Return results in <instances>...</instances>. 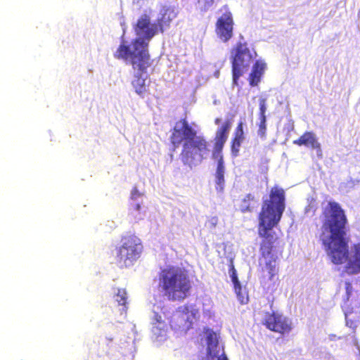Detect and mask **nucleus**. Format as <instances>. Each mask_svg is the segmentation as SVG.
Wrapping results in <instances>:
<instances>
[{
	"label": "nucleus",
	"mask_w": 360,
	"mask_h": 360,
	"mask_svg": "<svg viewBox=\"0 0 360 360\" xmlns=\"http://www.w3.org/2000/svg\"><path fill=\"white\" fill-rule=\"evenodd\" d=\"M285 195L282 188L274 186L271 188L269 198L264 200L258 215L257 232L262 238L259 245V266L262 273V283L269 288L268 282L273 286L278 280V260L282 255L280 250L279 237L273 230L280 222L285 209Z\"/></svg>",
	"instance_id": "f257e3e1"
},
{
	"label": "nucleus",
	"mask_w": 360,
	"mask_h": 360,
	"mask_svg": "<svg viewBox=\"0 0 360 360\" xmlns=\"http://www.w3.org/2000/svg\"><path fill=\"white\" fill-rule=\"evenodd\" d=\"M323 217L319 239L331 262L346 264L345 272L349 275L360 273V243L352 246L349 259L348 220L345 210L335 201H329L321 212Z\"/></svg>",
	"instance_id": "f03ea898"
},
{
	"label": "nucleus",
	"mask_w": 360,
	"mask_h": 360,
	"mask_svg": "<svg viewBox=\"0 0 360 360\" xmlns=\"http://www.w3.org/2000/svg\"><path fill=\"white\" fill-rule=\"evenodd\" d=\"M169 141L175 148L182 146L180 159L184 165L190 167L201 163L210 151L206 138L198 135L186 117L175 122L171 129Z\"/></svg>",
	"instance_id": "7ed1b4c3"
},
{
	"label": "nucleus",
	"mask_w": 360,
	"mask_h": 360,
	"mask_svg": "<svg viewBox=\"0 0 360 360\" xmlns=\"http://www.w3.org/2000/svg\"><path fill=\"white\" fill-rule=\"evenodd\" d=\"M158 290L171 302L184 301L190 295L193 288L189 271L179 266L169 265L162 268L158 275Z\"/></svg>",
	"instance_id": "20e7f679"
},
{
	"label": "nucleus",
	"mask_w": 360,
	"mask_h": 360,
	"mask_svg": "<svg viewBox=\"0 0 360 360\" xmlns=\"http://www.w3.org/2000/svg\"><path fill=\"white\" fill-rule=\"evenodd\" d=\"M143 249L141 240L135 234L122 236L120 245L115 248V264L121 269L132 266L141 257Z\"/></svg>",
	"instance_id": "39448f33"
},
{
	"label": "nucleus",
	"mask_w": 360,
	"mask_h": 360,
	"mask_svg": "<svg viewBox=\"0 0 360 360\" xmlns=\"http://www.w3.org/2000/svg\"><path fill=\"white\" fill-rule=\"evenodd\" d=\"M114 57L116 59L125 61L130 59L135 74L139 75L147 74V70L152 67L153 63L148 48H139L138 51L134 49V51H131L130 46L126 44L125 42L120 44L114 53Z\"/></svg>",
	"instance_id": "423d86ee"
},
{
	"label": "nucleus",
	"mask_w": 360,
	"mask_h": 360,
	"mask_svg": "<svg viewBox=\"0 0 360 360\" xmlns=\"http://www.w3.org/2000/svg\"><path fill=\"white\" fill-rule=\"evenodd\" d=\"M257 56L256 52L251 51L246 42H238L231 51V62L232 68L233 84L238 85L239 78L250 68Z\"/></svg>",
	"instance_id": "0eeeda50"
},
{
	"label": "nucleus",
	"mask_w": 360,
	"mask_h": 360,
	"mask_svg": "<svg viewBox=\"0 0 360 360\" xmlns=\"http://www.w3.org/2000/svg\"><path fill=\"white\" fill-rule=\"evenodd\" d=\"M134 30L138 37L132 41L136 51L139 48H148L149 41L158 34L155 23L151 22L148 14H142L134 25Z\"/></svg>",
	"instance_id": "6e6552de"
},
{
	"label": "nucleus",
	"mask_w": 360,
	"mask_h": 360,
	"mask_svg": "<svg viewBox=\"0 0 360 360\" xmlns=\"http://www.w3.org/2000/svg\"><path fill=\"white\" fill-rule=\"evenodd\" d=\"M262 324L269 330L282 335L289 334L292 329V321L288 317L274 311L265 313Z\"/></svg>",
	"instance_id": "1a4fd4ad"
},
{
	"label": "nucleus",
	"mask_w": 360,
	"mask_h": 360,
	"mask_svg": "<svg viewBox=\"0 0 360 360\" xmlns=\"http://www.w3.org/2000/svg\"><path fill=\"white\" fill-rule=\"evenodd\" d=\"M233 19L230 11L224 13L216 22L215 32L224 42L229 41L233 37Z\"/></svg>",
	"instance_id": "9d476101"
},
{
	"label": "nucleus",
	"mask_w": 360,
	"mask_h": 360,
	"mask_svg": "<svg viewBox=\"0 0 360 360\" xmlns=\"http://www.w3.org/2000/svg\"><path fill=\"white\" fill-rule=\"evenodd\" d=\"M178 15V11L174 6H164L160 11L158 18L154 22L158 34H163L169 29L171 23Z\"/></svg>",
	"instance_id": "9b49d317"
},
{
	"label": "nucleus",
	"mask_w": 360,
	"mask_h": 360,
	"mask_svg": "<svg viewBox=\"0 0 360 360\" xmlns=\"http://www.w3.org/2000/svg\"><path fill=\"white\" fill-rule=\"evenodd\" d=\"M233 119H227L217 129L214 137V150L212 154H222V150L227 141L229 131L232 127Z\"/></svg>",
	"instance_id": "f8f14e48"
},
{
	"label": "nucleus",
	"mask_w": 360,
	"mask_h": 360,
	"mask_svg": "<svg viewBox=\"0 0 360 360\" xmlns=\"http://www.w3.org/2000/svg\"><path fill=\"white\" fill-rule=\"evenodd\" d=\"M184 316V314L178 307L172 314L169 320V325L172 329L184 332L191 329V324L185 321Z\"/></svg>",
	"instance_id": "ddd939ff"
},
{
	"label": "nucleus",
	"mask_w": 360,
	"mask_h": 360,
	"mask_svg": "<svg viewBox=\"0 0 360 360\" xmlns=\"http://www.w3.org/2000/svg\"><path fill=\"white\" fill-rule=\"evenodd\" d=\"M212 158L217 160V166L215 172L216 189L221 192L224 186V172L225 167L222 154H212Z\"/></svg>",
	"instance_id": "4468645a"
},
{
	"label": "nucleus",
	"mask_w": 360,
	"mask_h": 360,
	"mask_svg": "<svg viewBox=\"0 0 360 360\" xmlns=\"http://www.w3.org/2000/svg\"><path fill=\"white\" fill-rule=\"evenodd\" d=\"M244 139L243 124L240 122L235 129L233 138L231 142V150L233 156L236 157L238 155L241 143Z\"/></svg>",
	"instance_id": "2eb2a0df"
},
{
	"label": "nucleus",
	"mask_w": 360,
	"mask_h": 360,
	"mask_svg": "<svg viewBox=\"0 0 360 360\" xmlns=\"http://www.w3.org/2000/svg\"><path fill=\"white\" fill-rule=\"evenodd\" d=\"M179 309L184 314V319L191 324L192 328L194 323L200 319L199 309L195 305L188 304L179 307Z\"/></svg>",
	"instance_id": "dca6fc26"
},
{
	"label": "nucleus",
	"mask_w": 360,
	"mask_h": 360,
	"mask_svg": "<svg viewBox=\"0 0 360 360\" xmlns=\"http://www.w3.org/2000/svg\"><path fill=\"white\" fill-rule=\"evenodd\" d=\"M265 68L266 64L259 60H257L254 63L252 71L249 75V83L250 86H255L260 82Z\"/></svg>",
	"instance_id": "f3484780"
},
{
	"label": "nucleus",
	"mask_w": 360,
	"mask_h": 360,
	"mask_svg": "<svg viewBox=\"0 0 360 360\" xmlns=\"http://www.w3.org/2000/svg\"><path fill=\"white\" fill-rule=\"evenodd\" d=\"M293 143L297 146H310L313 148H320V143L311 131L304 132L299 139L294 140Z\"/></svg>",
	"instance_id": "a211bd4d"
},
{
	"label": "nucleus",
	"mask_w": 360,
	"mask_h": 360,
	"mask_svg": "<svg viewBox=\"0 0 360 360\" xmlns=\"http://www.w3.org/2000/svg\"><path fill=\"white\" fill-rule=\"evenodd\" d=\"M258 205V200L251 193L247 194L241 200L240 210L245 213L252 212Z\"/></svg>",
	"instance_id": "6ab92c4d"
},
{
	"label": "nucleus",
	"mask_w": 360,
	"mask_h": 360,
	"mask_svg": "<svg viewBox=\"0 0 360 360\" xmlns=\"http://www.w3.org/2000/svg\"><path fill=\"white\" fill-rule=\"evenodd\" d=\"M207 354L214 358L219 355V342L216 334L212 333L207 336Z\"/></svg>",
	"instance_id": "aec40b11"
},
{
	"label": "nucleus",
	"mask_w": 360,
	"mask_h": 360,
	"mask_svg": "<svg viewBox=\"0 0 360 360\" xmlns=\"http://www.w3.org/2000/svg\"><path fill=\"white\" fill-rule=\"evenodd\" d=\"M143 75L134 74V79L132 81V86L136 93L141 97H143L144 94L148 91L146 78H143Z\"/></svg>",
	"instance_id": "412c9836"
},
{
	"label": "nucleus",
	"mask_w": 360,
	"mask_h": 360,
	"mask_svg": "<svg viewBox=\"0 0 360 360\" xmlns=\"http://www.w3.org/2000/svg\"><path fill=\"white\" fill-rule=\"evenodd\" d=\"M153 324V331L158 335H162V332L166 330L167 324L160 314L155 313Z\"/></svg>",
	"instance_id": "4be33fe9"
},
{
	"label": "nucleus",
	"mask_w": 360,
	"mask_h": 360,
	"mask_svg": "<svg viewBox=\"0 0 360 360\" xmlns=\"http://www.w3.org/2000/svg\"><path fill=\"white\" fill-rule=\"evenodd\" d=\"M234 291L241 304H245L248 301V296L245 291H243L239 280L233 282Z\"/></svg>",
	"instance_id": "5701e85b"
},
{
	"label": "nucleus",
	"mask_w": 360,
	"mask_h": 360,
	"mask_svg": "<svg viewBox=\"0 0 360 360\" xmlns=\"http://www.w3.org/2000/svg\"><path fill=\"white\" fill-rule=\"evenodd\" d=\"M234 291L241 304H245L248 301V296L245 291H243L239 280L233 282Z\"/></svg>",
	"instance_id": "b1692460"
},
{
	"label": "nucleus",
	"mask_w": 360,
	"mask_h": 360,
	"mask_svg": "<svg viewBox=\"0 0 360 360\" xmlns=\"http://www.w3.org/2000/svg\"><path fill=\"white\" fill-rule=\"evenodd\" d=\"M127 294L125 289H118L117 292L116 294V301L119 303L120 305H126L127 300Z\"/></svg>",
	"instance_id": "393cba45"
},
{
	"label": "nucleus",
	"mask_w": 360,
	"mask_h": 360,
	"mask_svg": "<svg viewBox=\"0 0 360 360\" xmlns=\"http://www.w3.org/2000/svg\"><path fill=\"white\" fill-rule=\"evenodd\" d=\"M199 10L205 12L213 5L214 0H198Z\"/></svg>",
	"instance_id": "a878e982"
},
{
	"label": "nucleus",
	"mask_w": 360,
	"mask_h": 360,
	"mask_svg": "<svg viewBox=\"0 0 360 360\" xmlns=\"http://www.w3.org/2000/svg\"><path fill=\"white\" fill-rule=\"evenodd\" d=\"M259 124L258 129V134L262 138L266 137V118H259Z\"/></svg>",
	"instance_id": "bb28decb"
},
{
	"label": "nucleus",
	"mask_w": 360,
	"mask_h": 360,
	"mask_svg": "<svg viewBox=\"0 0 360 360\" xmlns=\"http://www.w3.org/2000/svg\"><path fill=\"white\" fill-rule=\"evenodd\" d=\"M259 118H266V99L261 98L259 101Z\"/></svg>",
	"instance_id": "cd10ccee"
},
{
	"label": "nucleus",
	"mask_w": 360,
	"mask_h": 360,
	"mask_svg": "<svg viewBox=\"0 0 360 360\" xmlns=\"http://www.w3.org/2000/svg\"><path fill=\"white\" fill-rule=\"evenodd\" d=\"M317 210V205L315 202H310L308 205L305 207V212L311 213L312 214H314Z\"/></svg>",
	"instance_id": "c85d7f7f"
},
{
	"label": "nucleus",
	"mask_w": 360,
	"mask_h": 360,
	"mask_svg": "<svg viewBox=\"0 0 360 360\" xmlns=\"http://www.w3.org/2000/svg\"><path fill=\"white\" fill-rule=\"evenodd\" d=\"M141 193L139 191L136 187H134L131 192V198L132 200H135L137 198L140 197Z\"/></svg>",
	"instance_id": "c756f323"
},
{
	"label": "nucleus",
	"mask_w": 360,
	"mask_h": 360,
	"mask_svg": "<svg viewBox=\"0 0 360 360\" xmlns=\"http://www.w3.org/2000/svg\"><path fill=\"white\" fill-rule=\"evenodd\" d=\"M229 271L231 277V276H237V271H236V269L234 267L233 262H231L230 265H229Z\"/></svg>",
	"instance_id": "7c9ffc66"
},
{
	"label": "nucleus",
	"mask_w": 360,
	"mask_h": 360,
	"mask_svg": "<svg viewBox=\"0 0 360 360\" xmlns=\"http://www.w3.org/2000/svg\"><path fill=\"white\" fill-rule=\"evenodd\" d=\"M141 210V205L139 204H135L130 209L131 214H135V212H140Z\"/></svg>",
	"instance_id": "2f4dec72"
},
{
	"label": "nucleus",
	"mask_w": 360,
	"mask_h": 360,
	"mask_svg": "<svg viewBox=\"0 0 360 360\" xmlns=\"http://www.w3.org/2000/svg\"><path fill=\"white\" fill-rule=\"evenodd\" d=\"M218 222V218L217 217H212V219H210V223L214 226H215L216 224H217Z\"/></svg>",
	"instance_id": "473e14b6"
},
{
	"label": "nucleus",
	"mask_w": 360,
	"mask_h": 360,
	"mask_svg": "<svg viewBox=\"0 0 360 360\" xmlns=\"http://www.w3.org/2000/svg\"><path fill=\"white\" fill-rule=\"evenodd\" d=\"M217 360H228V358L224 352H223L219 356H218Z\"/></svg>",
	"instance_id": "72a5a7b5"
},
{
	"label": "nucleus",
	"mask_w": 360,
	"mask_h": 360,
	"mask_svg": "<svg viewBox=\"0 0 360 360\" xmlns=\"http://www.w3.org/2000/svg\"><path fill=\"white\" fill-rule=\"evenodd\" d=\"M221 122V119L219 118V117H217L214 119V124H217V125H219L220 124Z\"/></svg>",
	"instance_id": "f704fd0d"
},
{
	"label": "nucleus",
	"mask_w": 360,
	"mask_h": 360,
	"mask_svg": "<svg viewBox=\"0 0 360 360\" xmlns=\"http://www.w3.org/2000/svg\"><path fill=\"white\" fill-rule=\"evenodd\" d=\"M351 288V283L349 282L346 283V290L348 292Z\"/></svg>",
	"instance_id": "c9c22d12"
},
{
	"label": "nucleus",
	"mask_w": 360,
	"mask_h": 360,
	"mask_svg": "<svg viewBox=\"0 0 360 360\" xmlns=\"http://www.w3.org/2000/svg\"><path fill=\"white\" fill-rule=\"evenodd\" d=\"M231 278L233 283L238 281V276H231Z\"/></svg>",
	"instance_id": "e433bc0d"
}]
</instances>
